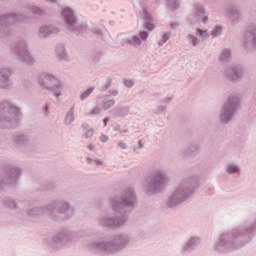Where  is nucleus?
<instances>
[{
    "mask_svg": "<svg viewBox=\"0 0 256 256\" xmlns=\"http://www.w3.org/2000/svg\"><path fill=\"white\" fill-rule=\"evenodd\" d=\"M142 17L144 19V23L153 21V16L147 12V9H143Z\"/></svg>",
    "mask_w": 256,
    "mask_h": 256,
    "instance_id": "58836bf2",
    "label": "nucleus"
},
{
    "mask_svg": "<svg viewBox=\"0 0 256 256\" xmlns=\"http://www.w3.org/2000/svg\"><path fill=\"white\" fill-rule=\"evenodd\" d=\"M100 141L101 143H107V141H109V136L102 134L100 136Z\"/></svg>",
    "mask_w": 256,
    "mask_h": 256,
    "instance_id": "3c124183",
    "label": "nucleus"
},
{
    "mask_svg": "<svg viewBox=\"0 0 256 256\" xmlns=\"http://www.w3.org/2000/svg\"><path fill=\"white\" fill-rule=\"evenodd\" d=\"M256 236V213L247 216L245 221L218 237L213 245V251L216 253H233L239 251L246 245H249Z\"/></svg>",
    "mask_w": 256,
    "mask_h": 256,
    "instance_id": "f257e3e1",
    "label": "nucleus"
},
{
    "mask_svg": "<svg viewBox=\"0 0 256 256\" xmlns=\"http://www.w3.org/2000/svg\"><path fill=\"white\" fill-rule=\"evenodd\" d=\"M111 87V80H108L106 84L102 86V91H107Z\"/></svg>",
    "mask_w": 256,
    "mask_h": 256,
    "instance_id": "603ef678",
    "label": "nucleus"
},
{
    "mask_svg": "<svg viewBox=\"0 0 256 256\" xmlns=\"http://www.w3.org/2000/svg\"><path fill=\"white\" fill-rule=\"evenodd\" d=\"M225 171L228 173V175H235L237 173H241V167L235 164H228Z\"/></svg>",
    "mask_w": 256,
    "mask_h": 256,
    "instance_id": "c85d7f7f",
    "label": "nucleus"
},
{
    "mask_svg": "<svg viewBox=\"0 0 256 256\" xmlns=\"http://www.w3.org/2000/svg\"><path fill=\"white\" fill-rule=\"evenodd\" d=\"M93 133H95V130H93V128H89L85 133V139H91V137H93Z\"/></svg>",
    "mask_w": 256,
    "mask_h": 256,
    "instance_id": "c03bdc74",
    "label": "nucleus"
},
{
    "mask_svg": "<svg viewBox=\"0 0 256 256\" xmlns=\"http://www.w3.org/2000/svg\"><path fill=\"white\" fill-rule=\"evenodd\" d=\"M88 31L93 35H95L96 37H103V35L107 33V28H105V26L103 25L92 24V26L89 27Z\"/></svg>",
    "mask_w": 256,
    "mask_h": 256,
    "instance_id": "393cba45",
    "label": "nucleus"
},
{
    "mask_svg": "<svg viewBox=\"0 0 256 256\" xmlns=\"http://www.w3.org/2000/svg\"><path fill=\"white\" fill-rule=\"evenodd\" d=\"M137 194L133 188L126 189L120 196H114L110 199V207L121 215L104 214L98 219L102 227L107 229H117L129 223V214L137 207Z\"/></svg>",
    "mask_w": 256,
    "mask_h": 256,
    "instance_id": "f03ea898",
    "label": "nucleus"
},
{
    "mask_svg": "<svg viewBox=\"0 0 256 256\" xmlns=\"http://www.w3.org/2000/svg\"><path fill=\"white\" fill-rule=\"evenodd\" d=\"M131 112V108L129 106H118L113 108L110 113L114 118L119 117L120 119H125L127 115Z\"/></svg>",
    "mask_w": 256,
    "mask_h": 256,
    "instance_id": "5701e85b",
    "label": "nucleus"
},
{
    "mask_svg": "<svg viewBox=\"0 0 256 256\" xmlns=\"http://www.w3.org/2000/svg\"><path fill=\"white\" fill-rule=\"evenodd\" d=\"M199 187V177L192 176L183 179L178 187L168 196L164 203L166 209H175L183 205Z\"/></svg>",
    "mask_w": 256,
    "mask_h": 256,
    "instance_id": "39448f33",
    "label": "nucleus"
},
{
    "mask_svg": "<svg viewBox=\"0 0 256 256\" xmlns=\"http://www.w3.org/2000/svg\"><path fill=\"white\" fill-rule=\"evenodd\" d=\"M166 5H167L169 11H175V10L179 9V7H180L179 0H167Z\"/></svg>",
    "mask_w": 256,
    "mask_h": 256,
    "instance_id": "f704fd0d",
    "label": "nucleus"
},
{
    "mask_svg": "<svg viewBox=\"0 0 256 256\" xmlns=\"http://www.w3.org/2000/svg\"><path fill=\"white\" fill-rule=\"evenodd\" d=\"M227 15L232 23H238L239 19H241V13L239 12V9H237L235 6L228 7Z\"/></svg>",
    "mask_w": 256,
    "mask_h": 256,
    "instance_id": "b1692460",
    "label": "nucleus"
},
{
    "mask_svg": "<svg viewBox=\"0 0 256 256\" xmlns=\"http://www.w3.org/2000/svg\"><path fill=\"white\" fill-rule=\"evenodd\" d=\"M23 171L19 167L15 166H6L4 169V177L0 180V191L5 187H15L21 179Z\"/></svg>",
    "mask_w": 256,
    "mask_h": 256,
    "instance_id": "4468645a",
    "label": "nucleus"
},
{
    "mask_svg": "<svg viewBox=\"0 0 256 256\" xmlns=\"http://www.w3.org/2000/svg\"><path fill=\"white\" fill-rule=\"evenodd\" d=\"M243 47L247 53H253L256 50V27L247 29L243 38Z\"/></svg>",
    "mask_w": 256,
    "mask_h": 256,
    "instance_id": "a211bd4d",
    "label": "nucleus"
},
{
    "mask_svg": "<svg viewBox=\"0 0 256 256\" xmlns=\"http://www.w3.org/2000/svg\"><path fill=\"white\" fill-rule=\"evenodd\" d=\"M110 93L112 97H117V95H119V90H112Z\"/></svg>",
    "mask_w": 256,
    "mask_h": 256,
    "instance_id": "4d7b16f0",
    "label": "nucleus"
},
{
    "mask_svg": "<svg viewBox=\"0 0 256 256\" xmlns=\"http://www.w3.org/2000/svg\"><path fill=\"white\" fill-rule=\"evenodd\" d=\"M166 110L167 108L165 106H160L156 111V115H161V113H165Z\"/></svg>",
    "mask_w": 256,
    "mask_h": 256,
    "instance_id": "09e8293b",
    "label": "nucleus"
},
{
    "mask_svg": "<svg viewBox=\"0 0 256 256\" xmlns=\"http://www.w3.org/2000/svg\"><path fill=\"white\" fill-rule=\"evenodd\" d=\"M55 53H56V59H58V61H63L65 63H69V61H71V58L67 53V48L65 47V44L60 43L56 45Z\"/></svg>",
    "mask_w": 256,
    "mask_h": 256,
    "instance_id": "4be33fe9",
    "label": "nucleus"
},
{
    "mask_svg": "<svg viewBox=\"0 0 256 256\" xmlns=\"http://www.w3.org/2000/svg\"><path fill=\"white\" fill-rule=\"evenodd\" d=\"M133 241V237L129 233H119L115 235H107L99 237L98 239L90 242L87 247L94 253L100 255H115L126 249Z\"/></svg>",
    "mask_w": 256,
    "mask_h": 256,
    "instance_id": "7ed1b4c3",
    "label": "nucleus"
},
{
    "mask_svg": "<svg viewBox=\"0 0 256 256\" xmlns=\"http://www.w3.org/2000/svg\"><path fill=\"white\" fill-rule=\"evenodd\" d=\"M169 101H171V98H166V99H164L162 102H164V103H169Z\"/></svg>",
    "mask_w": 256,
    "mask_h": 256,
    "instance_id": "774afa93",
    "label": "nucleus"
},
{
    "mask_svg": "<svg viewBox=\"0 0 256 256\" xmlns=\"http://www.w3.org/2000/svg\"><path fill=\"white\" fill-rule=\"evenodd\" d=\"M245 67L241 64H233L225 69L224 77L231 83H239L245 75Z\"/></svg>",
    "mask_w": 256,
    "mask_h": 256,
    "instance_id": "f3484780",
    "label": "nucleus"
},
{
    "mask_svg": "<svg viewBox=\"0 0 256 256\" xmlns=\"http://www.w3.org/2000/svg\"><path fill=\"white\" fill-rule=\"evenodd\" d=\"M107 123H109V117H106V118L103 119L104 127H107Z\"/></svg>",
    "mask_w": 256,
    "mask_h": 256,
    "instance_id": "bf43d9fd",
    "label": "nucleus"
},
{
    "mask_svg": "<svg viewBox=\"0 0 256 256\" xmlns=\"http://www.w3.org/2000/svg\"><path fill=\"white\" fill-rule=\"evenodd\" d=\"M93 234H91V230L86 229V237H91Z\"/></svg>",
    "mask_w": 256,
    "mask_h": 256,
    "instance_id": "e2e57ef3",
    "label": "nucleus"
},
{
    "mask_svg": "<svg viewBox=\"0 0 256 256\" xmlns=\"http://www.w3.org/2000/svg\"><path fill=\"white\" fill-rule=\"evenodd\" d=\"M38 83L43 89L51 91L56 99L61 97L63 93V83H61L57 77L53 76V74L47 72L41 73L39 75Z\"/></svg>",
    "mask_w": 256,
    "mask_h": 256,
    "instance_id": "ddd939ff",
    "label": "nucleus"
},
{
    "mask_svg": "<svg viewBox=\"0 0 256 256\" xmlns=\"http://www.w3.org/2000/svg\"><path fill=\"white\" fill-rule=\"evenodd\" d=\"M99 113H101V110H99V108H94V109L90 112V115H91V116L99 115Z\"/></svg>",
    "mask_w": 256,
    "mask_h": 256,
    "instance_id": "864d4df0",
    "label": "nucleus"
},
{
    "mask_svg": "<svg viewBox=\"0 0 256 256\" xmlns=\"http://www.w3.org/2000/svg\"><path fill=\"white\" fill-rule=\"evenodd\" d=\"M21 121V110L4 101L0 103V129H15Z\"/></svg>",
    "mask_w": 256,
    "mask_h": 256,
    "instance_id": "423d86ee",
    "label": "nucleus"
},
{
    "mask_svg": "<svg viewBox=\"0 0 256 256\" xmlns=\"http://www.w3.org/2000/svg\"><path fill=\"white\" fill-rule=\"evenodd\" d=\"M88 149H89V151H95V145L89 144Z\"/></svg>",
    "mask_w": 256,
    "mask_h": 256,
    "instance_id": "052dcab7",
    "label": "nucleus"
},
{
    "mask_svg": "<svg viewBox=\"0 0 256 256\" xmlns=\"http://www.w3.org/2000/svg\"><path fill=\"white\" fill-rule=\"evenodd\" d=\"M53 189H55V184L53 182H49L42 188V191H53Z\"/></svg>",
    "mask_w": 256,
    "mask_h": 256,
    "instance_id": "37998d69",
    "label": "nucleus"
},
{
    "mask_svg": "<svg viewBox=\"0 0 256 256\" xmlns=\"http://www.w3.org/2000/svg\"><path fill=\"white\" fill-rule=\"evenodd\" d=\"M118 149H122V150H125L127 149V143L123 142V141H120L117 145Z\"/></svg>",
    "mask_w": 256,
    "mask_h": 256,
    "instance_id": "de8ad7c7",
    "label": "nucleus"
},
{
    "mask_svg": "<svg viewBox=\"0 0 256 256\" xmlns=\"http://www.w3.org/2000/svg\"><path fill=\"white\" fill-rule=\"evenodd\" d=\"M103 57V52L101 50L97 51V55L94 56L95 61H99Z\"/></svg>",
    "mask_w": 256,
    "mask_h": 256,
    "instance_id": "8fccbe9b",
    "label": "nucleus"
},
{
    "mask_svg": "<svg viewBox=\"0 0 256 256\" xmlns=\"http://www.w3.org/2000/svg\"><path fill=\"white\" fill-rule=\"evenodd\" d=\"M58 33H61V29L54 25H48V35L49 37H55Z\"/></svg>",
    "mask_w": 256,
    "mask_h": 256,
    "instance_id": "c9c22d12",
    "label": "nucleus"
},
{
    "mask_svg": "<svg viewBox=\"0 0 256 256\" xmlns=\"http://www.w3.org/2000/svg\"><path fill=\"white\" fill-rule=\"evenodd\" d=\"M187 19L190 25H195V23H207L209 21V14H207L202 4H194Z\"/></svg>",
    "mask_w": 256,
    "mask_h": 256,
    "instance_id": "dca6fc26",
    "label": "nucleus"
},
{
    "mask_svg": "<svg viewBox=\"0 0 256 256\" xmlns=\"http://www.w3.org/2000/svg\"><path fill=\"white\" fill-rule=\"evenodd\" d=\"M61 15L67 25V30L69 33H73L76 35V37H83V35L89 31V26H87V24L77 25V17H75V12H73V9L65 8L62 10Z\"/></svg>",
    "mask_w": 256,
    "mask_h": 256,
    "instance_id": "1a4fd4ad",
    "label": "nucleus"
},
{
    "mask_svg": "<svg viewBox=\"0 0 256 256\" xmlns=\"http://www.w3.org/2000/svg\"><path fill=\"white\" fill-rule=\"evenodd\" d=\"M231 55H233L231 48H224L219 54L218 61L222 64L229 63L231 61Z\"/></svg>",
    "mask_w": 256,
    "mask_h": 256,
    "instance_id": "a878e982",
    "label": "nucleus"
},
{
    "mask_svg": "<svg viewBox=\"0 0 256 256\" xmlns=\"http://www.w3.org/2000/svg\"><path fill=\"white\" fill-rule=\"evenodd\" d=\"M3 205L6 209H17V202H15L11 197H5L3 199Z\"/></svg>",
    "mask_w": 256,
    "mask_h": 256,
    "instance_id": "c756f323",
    "label": "nucleus"
},
{
    "mask_svg": "<svg viewBox=\"0 0 256 256\" xmlns=\"http://www.w3.org/2000/svg\"><path fill=\"white\" fill-rule=\"evenodd\" d=\"M198 152H199V146L192 145L184 150V155H186V157H191V156L195 155V153H198Z\"/></svg>",
    "mask_w": 256,
    "mask_h": 256,
    "instance_id": "473e14b6",
    "label": "nucleus"
},
{
    "mask_svg": "<svg viewBox=\"0 0 256 256\" xmlns=\"http://www.w3.org/2000/svg\"><path fill=\"white\" fill-rule=\"evenodd\" d=\"M168 39H171V32H166L162 35L161 41L158 42L159 47H163L167 43Z\"/></svg>",
    "mask_w": 256,
    "mask_h": 256,
    "instance_id": "e433bc0d",
    "label": "nucleus"
},
{
    "mask_svg": "<svg viewBox=\"0 0 256 256\" xmlns=\"http://www.w3.org/2000/svg\"><path fill=\"white\" fill-rule=\"evenodd\" d=\"M28 10L32 15H38L39 17H43V15H45V11L37 6H28Z\"/></svg>",
    "mask_w": 256,
    "mask_h": 256,
    "instance_id": "2f4dec72",
    "label": "nucleus"
},
{
    "mask_svg": "<svg viewBox=\"0 0 256 256\" xmlns=\"http://www.w3.org/2000/svg\"><path fill=\"white\" fill-rule=\"evenodd\" d=\"M79 236L69 229L55 231L46 241L51 249H69L77 244Z\"/></svg>",
    "mask_w": 256,
    "mask_h": 256,
    "instance_id": "0eeeda50",
    "label": "nucleus"
},
{
    "mask_svg": "<svg viewBox=\"0 0 256 256\" xmlns=\"http://www.w3.org/2000/svg\"><path fill=\"white\" fill-rule=\"evenodd\" d=\"M199 245H201V238L199 236H191L181 245L180 254L191 255Z\"/></svg>",
    "mask_w": 256,
    "mask_h": 256,
    "instance_id": "aec40b11",
    "label": "nucleus"
},
{
    "mask_svg": "<svg viewBox=\"0 0 256 256\" xmlns=\"http://www.w3.org/2000/svg\"><path fill=\"white\" fill-rule=\"evenodd\" d=\"M38 33L42 39H48L49 37V25H43L39 28Z\"/></svg>",
    "mask_w": 256,
    "mask_h": 256,
    "instance_id": "72a5a7b5",
    "label": "nucleus"
},
{
    "mask_svg": "<svg viewBox=\"0 0 256 256\" xmlns=\"http://www.w3.org/2000/svg\"><path fill=\"white\" fill-rule=\"evenodd\" d=\"M221 33H223V27L221 26H216L212 32H211V35L212 37L216 38V37H219V35H221Z\"/></svg>",
    "mask_w": 256,
    "mask_h": 256,
    "instance_id": "ea45409f",
    "label": "nucleus"
},
{
    "mask_svg": "<svg viewBox=\"0 0 256 256\" xmlns=\"http://www.w3.org/2000/svg\"><path fill=\"white\" fill-rule=\"evenodd\" d=\"M47 213L52 221L60 222L65 219H71L74 215L73 207L69 202L64 200H53L47 205L34 207L27 211L29 217H39Z\"/></svg>",
    "mask_w": 256,
    "mask_h": 256,
    "instance_id": "20e7f679",
    "label": "nucleus"
},
{
    "mask_svg": "<svg viewBox=\"0 0 256 256\" xmlns=\"http://www.w3.org/2000/svg\"><path fill=\"white\" fill-rule=\"evenodd\" d=\"M170 27L171 29H177V27H179V22H171Z\"/></svg>",
    "mask_w": 256,
    "mask_h": 256,
    "instance_id": "5fc2aeb1",
    "label": "nucleus"
},
{
    "mask_svg": "<svg viewBox=\"0 0 256 256\" xmlns=\"http://www.w3.org/2000/svg\"><path fill=\"white\" fill-rule=\"evenodd\" d=\"M10 53L16 57L18 61H21L29 67H33V65H35V58L31 52H29V44L25 40H19L13 44L10 48Z\"/></svg>",
    "mask_w": 256,
    "mask_h": 256,
    "instance_id": "9b49d317",
    "label": "nucleus"
},
{
    "mask_svg": "<svg viewBox=\"0 0 256 256\" xmlns=\"http://www.w3.org/2000/svg\"><path fill=\"white\" fill-rule=\"evenodd\" d=\"M167 181H169L167 172L161 169H155L144 181V192L150 196L157 195V193H161V189Z\"/></svg>",
    "mask_w": 256,
    "mask_h": 256,
    "instance_id": "6e6552de",
    "label": "nucleus"
},
{
    "mask_svg": "<svg viewBox=\"0 0 256 256\" xmlns=\"http://www.w3.org/2000/svg\"><path fill=\"white\" fill-rule=\"evenodd\" d=\"M13 68L2 67L0 68V89H11L13 87Z\"/></svg>",
    "mask_w": 256,
    "mask_h": 256,
    "instance_id": "6ab92c4d",
    "label": "nucleus"
},
{
    "mask_svg": "<svg viewBox=\"0 0 256 256\" xmlns=\"http://www.w3.org/2000/svg\"><path fill=\"white\" fill-rule=\"evenodd\" d=\"M81 127L84 131H87V129H89V125L87 123H83Z\"/></svg>",
    "mask_w": 256,
    "mask_h": 256,
    "instance_id": "13d9d810",
    "label": "nucleus"
},
{
    "mask_svg": "<svg viewBox=\"0 0 256 256\" xmlns=\"http://www.w3.org/2000/svg\"><path fill=\"white\" fill-rule=\"evenodd\" d=\"M93 91H95V86H91V87L87 88L86 90L82 91L79 96L80 101H85V99H89V97H91V93H93Z\"/></svg>",
    "mask_w": 256,
    "mask_h": 256,
    "instance_id": "7c9ffc66",
    "label": "nucleus"
},
{
    "mask_svg": "<svg viewBox=\"0 0 256 256\" xmlns=\"http://www.w3.org/2000/svg\"><path fill=\"white\" fill-rule=\"evenodd\" d=\"M125 87H133L135 85V82L133 80H124Z\"/></svg>",
    "mask_w": 256,
    "mask_h": 256,
    "instance_id": "49530a36",
    "label": "nucleus"
},
{
    "mask_svg": "<svg viewBox=\"0 0 256 256\" xmlns=\"http://www.w3.org/2000/svg\"><path fill=\"white\" fill-rule=\"evenodd\" d=\"M12 141L14 146L20 149L22 153H33L35 151V142L28 135H14Z\"/></svg>",
    "mask_w": 256,
    "mask_h": 256,
    "instance_id": "2eb2a0df",
    "label": "nucleus"
},
{
    "mask_svg": "<svg viewBox=\"0 0 256 256\" xmlns=\"http://www.w3.org/2000/svg\"><path fill=\"white\" fill-rule=\"evenodd\" d=\"M196 33L198 37H202V39H205V37H207V30H202L201 28H197Z\"/></svg>",
    "mask_w": 256,
    "mask_h": 256,
    "instance_id": "79ce46f5",
    "label": "nucleus"
},
{
    "mask_svg": "<svg viewBox=\"0 0 256 256\" xmlns=\"http://www.w3.org/2000/svg\"><path fill=\"white\" fill-rule=\"evenodd\" d=\"M86 163H88V165H91L93 163V159L86 158Z\"/></svg>",
    "mask_w": 256,
    "mask_h": 256,
    "instance_id": "0e129e2a",
    "label": "nucleus"
},
{
    "mask_svg": "<svg viewBox=\"0 0 256 256\" xmlns=\"http://www.w3.org/2000/svg\"><path fill=\"white\" fill-rule=\"evenodd\" d=\"M187 40L189 41V43H191L194 47H196V45H199V39L193 35V34H189L187 36Z\"/></svg>",
    "mask_w": 256,
    "mask_h": 256,
    "instance_id": "4c0bfd02",
    "label": "nucleus"
},
{
    "mask_svg": "<svg viewBox=\"0 0 256 256\" xmlns=\"http://www.w3.org/2000/svg\"><path fill=\"white\" fill-rule=\"evenodd\" d=\"M103 99H104V104L102 107L103 111H109L111 107L115 106V99L111 98V95H105Z\"/></svg>",
    "mask_w": 256,
    "mask_h": 256,
    "instance_id": "bb28decb",
    "label": "nucleus"
},
{
    "mask_svg": "<svg viewBox=\"0 0 256 256\" xmlns=\"http://www.w3.org/2000/svg\"><path fill=\"white\" fill-rule=\"evenodd\" d=\"M241 100L237 96H230L227 101L222 105L219 113V122L221 125H229L231 119L235 117L237 109H239Z\"/></svg>",
    "mask_w": 256,
    "mask_h": 256,
    "instance_id": "f8f14e48",
    "label": "nucleus"
},
{
    "mask_svg": "<svg viewBox=\"0 0 256 256\" xmlns=\"http://www.w3.org/2000/svg\"><path fill=\"white\" fill-rule=\"evenodd\" d=\"M75 121V107H71L64 118L65 125H71Z\"/></svg>",
    "mask_w": 256,
    "mask_h": 256,
    "instance_id": "cd10ccee",
    "label": "nucleus"
},
{
    "mask_svg": "<svg viewBox=\"0 0 256 256\" xmlns=\"http://www.w3.org/2000/svg\"><path fill=\"white\" fill-rule=\"evenodd\" d=\"M119 129H120L119 124H116V125L114 126V131H119Z\"/></svg>",
    "mask_w": 256,
    "mask_h": 256,
    "instance_id": "338daca9",
    "label": "nucleus"
},
{
    "mask_svg": "<svg viewBox=\"0 0 256 256\" xmlns=\"http://www.w3.org/2000/svg\"><path fill=\"white\" fill-rule=\"evenodd\" d=\"M140 149H143V148H139V146H134L133 147V153H135L136 155H139Z\"/></svg>",
    "mask_w": 256,
    "mask_h": 256,
    "instance_id": "6e6d98bb",
    "label": "nucleus"
},
{
    "mask_svg": "<svg viewBox=\"0 0 256 256\" xmlns=\"http://www.w3.org/2000/svg\"><path fill=\"white\" fill-rule=\"evenodd\" d=\"M138 146H139V149H143L145 147V145L143 144V142L138 141Z\"/></svg>",
    "mask_w": 256,
    "mask_h": 256,
    "instance_id": "680f3d73",
    "label": "nucleus"
},
{
    "mask_svg": "<svg viewBox=\"0 0 256 256\" xmlns=\"http://www.w3.org/2000/svg\"><path fill=\"white\" fill-rule=\"evenodd\" d=\"M27 19V15L15 12L0 15V38L13 35L11 25L17 23V21L20 23H25Z\"/></svg>",
    "mask_w": 256,
    "mask_h": 256,
    "instance_id": "9d476101",
    "label": "nucleus"
},
{
    "mask_svg": "<svg viewBox=\"0 0 256 256\" xmlns=\"http://www.w3.org/2000/svg\"><path fill=\"white\" fill-rule=\"evenodd\" d=\"M149 39V32L143 30L138 35H133L131 38H126L124 43L126 45H132V47H141L142 41Z\"/></svg>",
    "mask_w": 256,
    "mask_h": 256,
    "instance_id": "412c9836",
    "label": "nucleus"
},
{
    "mask_svg": "<svg viewBox=\"0 0 256 256\" xmlns=\"http://www.w3.org/2000/svg\"><path fill=\"white\" fill-rule=\"evenodd\" d=\"M42 112H43V115L45 117H49L50 115V112H49V104H45L44 107L42 108Z\"/></svg>",
    "mask_w": 256,
    "mask_h": 256,
    "instance_id": "a18cd8bd",
    "label": "nucleus"
},
{
    "mask_svg": "<svg viewBox=\"0 0 256 256\" xmlns=\"http://www.w3.org/2000/svg\"><path fill=\"white\" fill-rule=\"evenodd\" d=\"M144 29H146L147 31H153V29H155V24H153L152 21L144 22Z\"/></svg>",
    "mask_w": 256,
    "mask_h": 256,
    "instance_id": "a19ab883",
    "label": "nucleus"
},
{
    "mask_svg": "<svg viewBox=\"0 0 256 256\" xmlns=\"http://www.w3.org/2000/svg\"><path fill=\"white\" fill-rule=\"evenodd\" d=\"M95 165H103V162H101L100 160H94Z\"/></svg>",
    "mask_w": 256,
    "mask_h": 256,
    "instance_id": "69168bd1",
    "label": "nucleus"
}]
</instances>
